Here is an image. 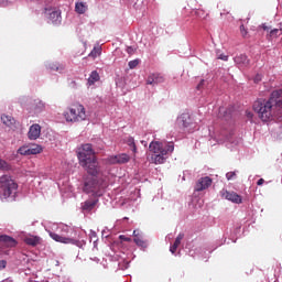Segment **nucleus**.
Wrapping results in <instances>:
<instances>
[{"label":"nucleus","mask_w":282,"mask_h":282,"mask_svg":"<svg viewBox=\"0 0 282 282\" xmlns=\"http://www.w3.org/2000/svg\"><path fill=\"white\" fill-rule=\"evenodd\" d=\"M53 230L46 229L50 237L58 243H70L72 246H77V248H83L87 245V241L83 239V231L78 230L76 227H69L66 224L53 225Z\"/></svg>","instance_id":"1"},{"label":"nucleus","mask_w":282,"mask_h":282,"mask_svg":"<svg viewBox=\"0 0 282 282\" xmlns=\"http://www.w3.org/2000/svg\"><path fill=\"white\" fill-rule=\"evenodd\" d=\"M274 109L278 116H282V89L273 90L268 100H258L253 104V111L258 113L262 122L272 120Z\"/></svg>","instance_id":"2"},{"label":"nucleus","mask_w":282,"mask_h":282,"mask_svg":"<svg viewBox=\"0 0 282 282\" xmlns=\"http://www.w3.org/2000/svg\"><path fill=\"white\" fill-rule=\"evenodd\" d=\"M77 158L80 166L87 171L88 175H98V173H100V166L98 165L96 152L94 151L91 144H82L77 149Z\"/></svg>","instance_id":"3"},{"label":"nucleus","mask_w":282,"mask_h":282,"mask_svg":"<svg viewBox=\"0 0 282 282\" xmlns=\"http://www.w3.org/2000/svg\"><path fill=\"white\" fill-rule=\"evenodd\" d=\"M149 150L152 153L151 160L153 164H164L169 158V153L175 151V145L173 142L164 144L160 141H152Z\"/></svg>","instance_id":"4"},{"label":"nucleus","mask_w":282,"mask_h":282,"mask_svg":"<svg viewBox=\"0 0 282 282\" xmlns=\"http://www.w3.org/2000/svg\"><path fill=\"white\" fill-rule=\"evenodd\" d=\"M107 188V183L102 178H96V175H91L84 181L83 192L89 197H102L105 195V189Z\"/></svg>","instance_id":"5"},{"label":"nucleus","mask_w":282,"mask_h":282,"mask_svg":"<svg viewBox=\"0 0 282 282\" xmlns=\"http://www.w3.org/2000/svg\"><path fill=\"white\" fill-rule=\"evenodd\" d=\"M0 188H2L4 199H14V197H17V189L19 188V185H17L9 175H2L0 176Z\"/></svg>","instance_id":"6"},{"label":"nucleus","mask_w":282,"mask_h":282,"mask_svg":"<svg viewBox=\"0 0 282 282\" xmlns=\"http://www.w3.org/2000/svg\"><path fill=\"white\" fill-rule=\"evenodd\" d=\"M63 117L66 122H83V120H87V112L85 111V107L79 105L75 108H67L63 112Z\"/></svg>","instance_id":"7"},{"label":"nucleus","mask_w":282,"mask_h":282,"mask_svg":"<svg viewBox=\"0 0 282 282\" xmlns=\"http://www.w3.org/2000/svg\"><path fill=\"white\" fill-rule=\"evenodd\" d=\"M176 127L180 133H191L195 129V123H193L191 115L185 112L176 119Z\"/></svg>","instance_id":"8"},{"label":"nucleus","mask_w":282,"mask_h":282,"mask_svg":"<svg viewBox=\"0 0 282 282\" xmlns=\"http://www.w3.org/2000/svg\"><path fill=\"white\" fill-rule=\"evenodd\" d=\"M44 17L48 23H52V25H61V23H63L61 9L56 7H46L44 9Z\"/></svg>","instance_id":"9"},{"label":"nucleus","mask_w":282,"mask_h":282,"mask_svg":"<svg viewBox=\"0 0 282 282\" xmlns=\"http://www.w3.org/2000/svg\"><path fill=\"white\" fill-rule=\"evenodd\" d=\"M212 185H213V178H210L209 176H204L196 182L194 191L196 193H202V191H206V188H208Z\"/></svg>","instance_id":"10"},{"label":"nucleus","mask_w":282,"mask_h":282,"mask_svg":"<svg viewBox=\"0 0 282 282\" xmlns=\"http://www.w3.org/2000/svg\"><path fill=\"white\" fill-rule=\"evenodd\" d=\"M17 246V241L14 238L8 235H0V250L1 252H6V248H14Z\"/></svg>","instance_id":"11"},{"label":"nucleus","mask_w":282,"mask_h":282,"mask_svg":"<svg viewBox=\"0 0 282 282\" xmlns=\"http://www.w3.org/2000/svg\"><path fill=\"white\" fill-rule=\"evenodd\" d=\"M131 160V156L127 153L108 156V164H127Z\"/></svg>","instance_id":"12"},{"label":"nucleus","mask_w":282,"mask_h":282,"mask_svg":"<svg viewBox=\"0 0 282 282\" xmlns=\"http://www.w3.org/2000/svg\"><path fill=\"white\" fill-rule=\"evenodd\" d=\"M221 196L232 204H241V196L235 192L221 191Z\"/></svg>","instance_id":"13"},{"label":"nucleus","mask_w":282,"mask_h":282,"mask_svg":"<svg viewBox=\"0 0 282 282\" xmlns=\"http://www.w3.org/2000/svg\"><path fill=\"white\" fill-rule=\"evenodd\" d=\"M162 83H164V76L160 73H152L147 78V85L155 86Z\"/></svg>","instance_id":"14"},{"label":"nucleus","mask_w":282,"mask_h":282,"mask_svg":"<svg viewBox=\"0 0 282 282\" xmlns=\"http://www.w3.org/2000/svg\"><path fill=\"white\" fill-rule=\"evenodd\" d=\"M28 138L29 140H39L41 138V126L39 123H34L29 128Z\"/></svg>","instance_id":"15"},{"label":"nucleus","mask_w":282,"mask_h":282,"mask_svg":"<svg viewBox=\"0 0 282 282\" xmlns=\"http://www.w3.org/2000/svg\"><path fill=\"white\" fill-rule=\"evenodd\" d=\"M98 204V198H89L86 202L82 203V210L83 213H91L96 208V205Z\"/></svg>","instance_id":"16"},{"label":"nucleus","mask_w":282,"mask_h":282,"mask_svg":"<svg viewBox=\"0 0 282 282\" xmlns=\"http://www.w3.org/2000/svg\"><path fill=\"white\" fill-rule=\"evenodd\" d=\"M235 111V107L229 106L228 108L220 107L218 111L219 118H224V120H230L232 118V113Z\"/></svg>","instance_id":"17"},{"label":"nucleus","mask_w":282,"mask_h":282,"mask_svg":"<svg viewBox=\"0 0 282 282\" xmlns=\"http://www.w3.org/2000/svg\"><path fill=\"white\" fill-rule=\"evenodd\" d=\"M1 121L6 124V127H9L10 129L17 128V120L13 119V117L10 115H2Z\"/></svg>","instance_id":"18"},{"label":"nucleus","mask_w":282,"mask_h":282,"mask_svg":"<svg viewBox=\"0 0 282 282\" xmlns=\"http://www.w3.org/2000/svg\"><path fill=\"white\" fill-rule=\"evenodd\" d=\"M236 65H239V67H248L250 65V59H248V56L240 54L234 58Z\"/></svg>","instance_id":"19"},{"label":"nucleus","mask_w":282,"mask_h":282,"mask_svg":"<svg viewBox=\"0 0 282 282\" xmlns=\"http://www.w3.org/2000/svg\"><path fill=\"white\" fill-rule=\"evenodd\" d=\"M133 237H134V243L137 245V246H139L140 248H147V241H144L143 239H142V235L140 234V230H138V229H134V231H133Z\"/></svg>","instance_id":"20"},{"label":"nucleus","mask_w":282,"mask_h":282,"mask_svg":"<svg viewBox=\"0 0 282 282\" xmlns=\"http://www.w3.org/2000/svg\"><path fill=\"white\" fill-rule=\"evenodd\" d=\"M182 239H184V234H178L173 246L170 247V252H172V254H175V251L177 250V248H180V243H182Z\"/></svg>","instance_id":"21"},{"label":"nucleus","mask_w":282,"mask_h":282,"mask_svg":"<svg viewBox=\"0 0 282 282\" xmlns=\"http://www.w3.org/2000/svg\"><path fill=\"white\" fill-rule=\"evenodd\" d=\"M33 109H34L35 113H41V111H43V109H45V102H43V100L35 99L33 101Z\"/></svg>","instance_id":"22"},{"label":"nucleus","mask_w":282,"mask_h":282,"mask_svg":"<svg viewBox=\"0 0 282 282\" xmlns=\"http://www.w3.org/2000/svg\"><path fill=\"white\" fill-rule=\"evenodd\" d=\"M98 80H100V75L98 74L97 70H93L88 77V85H96V83H98Z\"/></svg>","instance_id":"23"},{"label":"nucleus","mask_w":282,"mask_h":282,"mask_svg":"<svg viewBox=\"0 0 282 282\" xmlns=\"http://www.w3.org/2000/svg\"><path fill=\"white\" fill-rule=\"evenodd\" d=\"M24 241L28 246H39V243H41V238L36 236H30L26 237Z\"/></svg>","instance_id":"24"},{"label":"nucleus","mask_w":282,"mask_h":282,"mask_svg":"<svg viewBox=\"0 0 282 282\" xmlns=\"http://www.w3.org/2000/svg\"><path fill=\"white\" fill-rule=\"evenodd\" d=\"M75 12H77V14H85V12H87V4L84 2H77L75 4Z\"/></svg>","instance_id":"25"},{"label":"nucleus","mask_w":282,"mask_h":282,"mask_svg":"<svg viewBox=\"0 0 282 282\" xmlns=\"http://www.w3.org/2000/svg\"><path fill=\"white\" fill-rule=\"evenodd\" d=\"M43 151V148L39 144L29 145L30 155H39Z\"/></svg>","instance_id":"26"},{"label":"nucleus","mask_w":282,"mask_h":282,"mask_svg":"<svg viewBox=\"0 0 282 282\" xmlns=\"http://www.w3.org/2000/svg\"><path fill=\"white\" fill-rule=\"evenodd\" d=\"M126 143L128 144L132 153H138V148L135 147V139H133V137H128Z\"/></svg>","instance_id":"27"},{"label":"nucleus","mask_w":282,"mask_h":282,"mask_svg":"<svg viewBox=\"0 0 282 282\" xmlns=\"http://www.w3.org/2000/svg\"><path fill=\"white\" fill-rule=\"evenodd\" d=\"M100 54H102V47L95 46L88 56H90V58H98Z\"/></svg>","instance_id":"28"},{"label":"nucleus","mask_w":282,"mask_h":282,"mask_svg":"<svg viewBox=\"0 0 282 282\" xmlns=\"http://www.w3.org/2000/svg\"><path fill=\"white\" fill-rule=\"evenodd\" d=\"M10 169H12V166L10 165V163H8V161L3 160L0 156V171H10Z\"/></svg>","instance_id":"29"},{"label":"nucleus","mask_w":282,"mask_h":282,"mask_svg":"<svg viewBox=\"0 0 282 282\" xmlns=\"http://www.w3.org/2000/svg\"><path fill=\"white\" fill-rule=\"evenodd\" d=\"M18 153L20 155H30V147L29 145H22L19 148Z\"/></svg>","instance_id":"30"},{"label":"nucleus","mask_w":282,"mask_h":282,"mask_svg":"<svg viewBox=\"0 0 282 282\" xmlns=\"http://www.w3.org/2000/svg\"><path fill=\"white\" fill-rule=\"evenodd\" d=\"M279 32H281V30H279V29L271 30L270 33L268 34V39H276V37H279Z\"/></svg>","instance_id":"31"},{"label":"nucleus","mask_w":282,"mask_h":282,"mask_svg":"<svg viewBox=\"0 0 282 282\" xmlns=\"http://www.w3.org/2000/svg\"><path fill=\"white\" fill-rule=\"evenodd\" d=\"M138 65H140V59H139V58L132 59V61H130V62L128 63V67H129L130 69H135V67H137Z\"/></svg>","instance_id":"32"},{"label":"nucleus","mask_w":282,"mask_h":282,"mask_svg":"<svg viewBox=\"0 0 282 282\" xmlns=\"http://www.w3.org/2000/svg\"><path fill=\"white\" fill-rule=\"evenodd\" d=\"M226 177H227L228 181H230V180H237V172H228V173L226 174Z\"/></svg>","instance_id":"33"},{"label":"nucleus","mask_w":282,"mask_h":282,"mask_svg":"<svg viewBox=\"0 0 282 282\" xmlns=\"http://www.w3.org/2000/svg\"><path fill=\"white\" fill-rule=\"evenodd\" d=\"M217 58H219V61H228V55L218 52Z\"/></svg>","instance_id":"34"},{"label":"nucleus","mask_w":282,"mask_h":282,"mask_svg":"<svg viewBox=\"0 0 282 282\" xmlns=\"http://www.w3.org/2000/svg\"><path fill=\"white\" fill-rule=\"evenodd\" d=\"M48 67L52 72H61V67L57 64H51Z\"/></svg>","instance_id":"35"},{"label":"nucleus","mask_w":282,"mask_h":282,"mask_svg":"<svg viewBox=\"0 0 282 282\" xmlns=\"http://www.w3.org/2000/svg\"><path fill=\"white\" fill-rule=\"evenodd\" d=\"M126 52L128 53V54H135V47H133V46H128L127 47V50H126Z\"/></svg>","instance_id":"36"},{"label":"nucleus","mask_w":282,"mask_h":282,"mask_svg":"<svg viewBox=\"0 0 282 282\" xmlns=\"http://www.w3.org/2000/svg\"><path fill=\"white\" fill-rule=\"evenodd\" d=\"M6 265H8V262L6 260H0V272L1 270H6Z\"/></svg>","instance_id":"37"},{"label":"nucleus","mask_w":282,"mask_h":282,"mask_svg":"<svg viewBox=\"0 0 282 282\" xmlns=\"http://www.w3.org/2000/svg\"><path fill=\"white\" fill-rule=\"evenodd\" d=\"M262 76L261 74H257L253 78V83H261Z\"/></svg>","instance_id":"38"},{"label":"nucleus","mask_w":282,"mask_h":282,"mask_svg":"<svg viewBox=\"0 0 282 282\" xmlns=\"http://www.w3.org/2000/svg\"><path fill=\"white\" fill-rule=\"evenodd\" d=\"M240 32H241L242 36H246V34H248L245 25H240Z\"/></svg>","instance_id":"39"},{"label":"nucleus","mask_w":282,"mask_h":282,"mask_svg":"<svg viewBox=\"0 0 282 282\" xmlns=\"http://www.w3.org/2000/svg\"><path fill=\"white\" fill-rule=\"evenodd\" d=\"M263 184H265V180H263V178L258 180V182H257L258 186H263Z\"/></svg>","instance_id":"40"},{"label":"nucleus","mask_w":282,"mask_h":282,"mask_svg":"<svg viewBox=\"0 0 282 282\" xmlns=\"http://www.w3.org/2000/svg\"><path fill=\"white\" fill-rule=\"evenodd\" d=\"M225 140L227 142H232V133H229V135H226Z\"/></svg>","instance_id":"41"},{"label":"nucleus","mask_w":282,"mask_h":282,"mask_svg":"<svg viewBox=\"0 0 282 282\" xmlns=\"http://www.w3.org/2000/svg\"><path fill=\"white\" fill-rule=\"evenodd\" d=\"M119 239H121V241H131V238H128L126 236H119Z\"/></svg>","instance_id":"42"},{"label":"nucleus","mask_w":282,"mask_h":282,"mask_svg":"<svg viewBox=\"0 0 282 282\" xmlns=\"http://www.w3.org/2000/svg\"><path fill=\"white\" fill-rule=\"evenodd\" d=\"M204 83H206V80L202 79L200 83L197 85V89H202V87H204Z\"/></svg>","instance_id":"43"},{"label":"nucleus","mask_w":282,"mask_h":282,"mask_svg":"<svg viewBox=\"0 0 282 282\" xmlns=\"http://www.w3.org/2000/svg\"><path fill=\"white\" fill-rule=\"evenodd\" d=\"M94 238H96V231L90 230V239H94Z\"/></svg>","instance_id":"44"},{"label":"nucleus","mask_w":282,"mask_h":282,"mask_svg":"<svg viewBox=\"0 0 282 282\" xmlns=\"http://www.w3.org/2000/svg\"><path fill=\"white\" fill-rule=\"evenodd\" d=\"M252 112H247V118L249 119V120H252Z\"/></svg>","instance_id":"45"},{"label":"nucleus","mask_w":282,"mask_h":282,"mask_svg":"<svg viewBox=\"0 0 282 282\" xmlns=\"http://www.w3.org/2000/svg\"><path fill=\"white\" fill-rule=\"evenodd\" d=\"M262 30L268 31V30H270V28H268V25H265V24H262Z\"/></svg>","instance_id":"46"}]
</instances>
